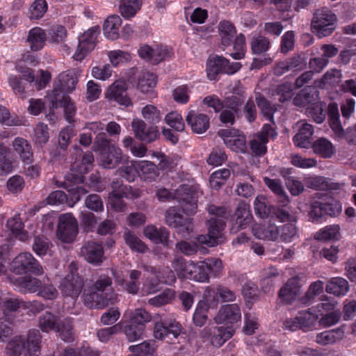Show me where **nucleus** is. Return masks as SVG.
Returning <instances> with one entry per match:
<instances>
[{
	"mask_svg": "<svg viewBox=\"0 0 356 356\" xmlns=\"http://www.w3.org/2000/svg\"><path fill=\"white\" fill-rule=\"evenodd\" d=\"M118 295L112 287V279L106 275H101L88 292L84 293V304L89 308L102 309L114 304Z\"/></svg>",
	"mask_w": 356,
	"mask_h": 356,
	"instance_id": "obj_1",
	"label": "nucleus"
},
{
	"mask_svg": "<svg viewBox=\"0 0 356 356\" xmlns=\"http://www.w3.org/2000/svg\"><path fill=\"white\" fill-rule=\"evenodd\" d=\"M207 211L209 214L214 215L216 217L211 218L207 221L208 233L199 235L197 237V241L200 244L213 247L225 241L224 229L226 225L225 218L227 210L225 207L210 204L207 207Z\"/></svg>",
	"mask_w": 356,
	"mask_h": 356,
	"instance_id": "obj_2",
	"label": "nucleus"
},
{
	"mask_svg": "<svg viewBox=\"0 0 356 356\" xmlns=\"http://www.w3.org/2000/svg\"><path fill=\"white\" fill-rule=\"evenodd\" d=\"M42 335L39 330H30L26 337L18 335L9 340L6 346L7 356H39Z\"/></svg>",
	"mask_w": 356,
	"mask_h": 356,
	"instance_id": "obj_3",
	"label": "nucleus"
},
{
	"mask_svg": "<svg viewBox=\"0 0 356 356\" xmlns=\"http://www.w3.org/2000/svg\"><path fill=\"white\" fill-rule=\"evenodd\" d=\"M337 17L327 8L317 9L313 17V29L318 38L330 36L337 28Z\"/></svg>",
	"mask_w": 356,
	"mask_h": 356,
	"instance_id": "obj_4",
	"label": "nucleus"
},
{
	"mask_svg": "<svg viewBox=\"0 0 356 356\" xmlns=\"http://www.w3.org/2000/svg\"><path fill=\"white\" fill-rule=\"evenodd\" d=\"M241 66L240 63H230L222 56H216L210 58L207 62V76L210 80H215L219 73L233 74L238 71Z\"/></svg>",
	"mask_w": 356,
	"mask_h": 356,
	"instance_id": "obj_5",
	"label": "nucleus"
},
{
	"mask_svg": "<svg viewBox=\"0 0 356 356\" xmlns=\"http://www.w3.org/2000/svg\"><path fill=\"white\" fill-rule=\"evenodd\" d=\"M203 296L209 307H216L219 300L222 302H234L237 297L236 291L223 284L207 286Z\"/></svg>",
	"mask_w": 356,
	"mask_h": 356,
	"instance_id": "obj_6",
	"label": "nucleus"
},
{
	"mask_svg": "<svg viewBox=\"0 0 356 356\" xmlns=\"http://www.w3.org/2000/svg\"><path fill=\"white\" fill-rule=\"evenodd\" d=\"M138 316H140L143 321H150L152 319L151 314L146 310L141 308L135 309L129 322L124 328V332L129 341L131 342L141 339L146 328V326L143 323H138L136 322Z\"/></svg>",
	"mask_w": 356,
	"mask_h": 356,
	"instance_id": "obj_7",
	"label": "nucleus"
},
{
	"mask_svg": "<svg viewBox=\"0 0 356 356\" xmlns=\"http://www.w3.org/2000/svg\"><path fill=\"white\" fill-rule=\"evenodd\" d=\"M12 268L17 274L28 272L40 275L44 273L42 266L39 261L29 252H22L17 255L12 262Z\"/></svg>",
	"mask_w": 356,
	"mask_h": 356,
	"instance_id": "obj_8",
	"label": "nucleus"
},
{
	"mask_svg": "<svg viewBox=\"0 0 356 356\" xmlns=\"http://www.w3.org/2000/svg\"><path fill=\"white\" fill-rule=\"evenodd\" d=\"M78 234V223L71 213L62 214L58 219L57 236L64 243L74 241Z\"/></svg>",
	"mask_w": 356,
	"mask_h": 356,
	"instance_id": "obj_9",
	"label": "nucleus"
},
{
	"mask_svg": "<svg viewBox=\"0 0 356 356\" xmlns=\"http://www.w3.org/2000/svg\"><path fill=\"white\" fill-rule=\"evenodd\" d=\"M99 31V26H94L79 37V45L73 56L76 60H82L89 52L95 49Z\"/></svg>",
	"mask_w": 356,
	"mask_h": 356,
	"instance_id": "obj_10",
	"label": "nucleus"
},
{
	"mask_svg": "<svg viewBox=\"0 0 356 356\" xmlns=\"http://www.w3.org/2000/svg\"><path fill=\"white\" fill-rule=\"evenodd\" d=\"M165 218L166 224L176 228L177 232L184 237L193 230L192 219L184 217L175 207H170L166 211Z\"/></svg>",
	"mask_w": 356,
	"mask_h": 356,
	"instance_id": "obj_11",
	"label": "nucleus"
},
{
	"mask_svg": "<svg viewBox=\"0 0 356 356\" xmlns=\"http://www.w3.org/2000/svg\"><path fill=\"white\" fill-rule=\"evenodd\" d=\"M177 198L186 215H193L197 209V193L186 185L177 190Z\"/></svg>",
	"mask_w": 356,
	"mask_h": 356,
	"instance_id": "obj_12",
	"label": "nucleus"
},
{
	"mask_svg": "<svg viewBox=\"0 0 356 356\" xmlns=\"http://www.w3.org/2000/svg\"><path fill=\"white\" fill-rule=\"evenodd\" d=\"M307 65L305 53L294 54L285 60L280 61L274 67L273 72L276 76H282L289 71H300Z\"/></svg>",
	"mask_w": 356,
	"mask_h": 356,
	"instance_id": "obj_13",
	"label": "nucleus"
},
{
	"mask_svg": "<svg viewBox=\"0 0 356 356\" xmlns=\"http://www.w3.org/2000/svg\"><path fill=\"white\" fill-rule=\"evenodd\" d=\"M82 182H83V176L75 174H68L66 176V181L63 183L58 184V181L56 182L58 187H63L70 193L72 200L73 201L72 204H70V202L68 203L71 207H72L74 203L79 201L82 195L88 193V191L82 186H76V184Z\"/></svg>",
	"mask_w": 356,
	"mask_h": 356,
	"instance_id": "obj_14",
	"label": "nucleus"
},
{
	"mask_svg": "<svg viewBox=\"0 0 356 356\" xmlns=\"http://www.w3.org/2000/svg\"><path fill=\"white\" fill-rule=\"evenodd\" d=\"M81 254L86 261L94 266H100L105 259L102 244L95 241L86 242L81 248Z\"/></svg>",
	"mask_w": 356,
	"mask_h": 356,
	"instance_id": "obj_15",
	"label": "nucleus"
},
{
	"mask_svg": "<svg viewBox=\"0 0 356 356\" xmlns=\"http://www.w3.org/2000/svg\"><path fill=\"white\" fill-rule=\"evenodd\" d=\"M302 285L298 276L289 279L278 292V298L280 302L285 305H291L300 294Z\"/></svg>",
	"mask_w": 356,
	"mask_h": 356,
	"instance_id": "obj_16",
	"label": "nucleus"
},
{
	"mask_svg": "<svg viewBox=\"0 0 356 356\" xmlns=\"http://www.w3.org/2000/svg\"><path fill=\"white\" fill-rule=\"evenodd\" d=\"M127 90V83L124 80L119 79L109 86L105 96L109 101H113L120 105L128 106L131 104V101L128 97Z\"/></svg>",
	"mask_w": 356,
	"mask_h": 356,
	"instance_id": "obj_17",
	"label": "nucleus"
},
{
	"mask_svg": "<svg viewBox=\"0 0 356 356\" xmlns=\"http://www.w3.org/2000/svg\"><path fill=\"white\" fill-rule=\"evenodd\" d=\"M226 146L236 152H244L246 149L245 136L239 134L238 130L221 129L218 131Z\"/></svg>",
	"mask_w": 356,
	"mask_h": 356,
	"instance_id": "obj_18",
	"label": "nucleus"
},
{
	"mask_svg": "<svg viewBox=\"0 0 356 356\" xmlns=\"http://www.w3.org/2000/svg\"><path fill=\"white\" fill-rule=\"evenodd\" d=\"M138 51L140 58L153 65L158 64L170 56L168 49L165 47L159 45L151 47L144 44L138 49Z\"/></svg>",
	"mask_w": 356,
	"mask_h": 356,
	"instance_id": "obj_19",
	"label": "nucleus"
},
{
	"mask_svg": "<svg viewBox=\"0 0 356 356\" xmlns=\"http://www.w3.org/2000/svg\"><path fill=\"white\" fill-rule=\"evenodd\" d=\"M77 82V78L72 72L60 73L54 82V88L49 98L55 97L56 95L59 93L67 95L74 90Z\"/></svg>",
	"mask_w": 356,
	"mask_h": 356,
	"instance_id": "obj_20",
	"label": "nucleus"
},
{
	"mask_svg": "<svg viewBox=\"0 0 356 356\" xmlns=\"http://www.w3.org/2000/svg\"><path fill=\"white\" fill-rule=\"evenodd\" d=\"M83 287V280L79 275H67L61 281L60 288L63 296L77 298Z\"/></svg>",
	"mask_w": 356,
	"mask_h": 356,
	"instance_id": "obj_21",
	"label": "nucleus"
},
{
	"mask_svg": "<svg viewBox=\"0 0 356 356\" xmlns=\"http://www.w3.org/2000/svg\"><path fill=\"white\" fill-rule=\"evenodd\" d=\"M234 334V330L232 327L223 326L213 327L211 328L206 327L202 332L203 337L211 336V342L216 347L222 346Z\"/></svg>",
	"mask_w": 356,
	"mask_h": 356,
	"instance_id": "obj_22",
	"label": "nucleus"
},
{
	"mask_svg": "<svg viewBox=\"0 0 356 356\" xmlns=\"http://www.w3.org/2000/svg\"><path fill=\"white\" fill-rule=\"evenodd\" d=\"M252 219V216L249 204L244 202H241L234 212L233 216L234 223L231 231L236 233L240 229L246 228L251 222Z\"/></svg>",
	"mask_w": 356,
	"mask_h": 356,
	"instance_id": "obj_23",
	"label": "nucleus"
},
{
	"mask_svg": "<svg viewBox=\"0 0 356 356\" xmlns=\"http://www.w3.org/2000/svg\"><path fill=\"white\" fill-rule=\"evenodd\" d=\"M132 128L136 137L146 143H150L155 140L159 135V132L156 127L150 126L147 127L145 122L142 120H134L132 122Z\"/></svg>",
	"mask_w": 356,
	"mask_h": 356,
	"instance_id": "obj_24",
	"label": "nucleus"
},
{
	"mask_svg": "<svg viewBox=\"0 0 356 356\" xmlns=\"http://www.w3.org/2000/svg\"><path fill=\"white\" fill-rule=\"evenodd\" d=\"M241 318V312L237 304H229L223 305L218 311L215 321L217 323L233 324L239 321Z\"/></svg>",
	"mask_w": 356,
	"mask_h": 356,
	"instance_id": "obj_25",
	"label": "nucleus"
},
{
	"mask_svg": "<svg viewBox=\"0 0 356 356\" xmlns=\"http://www.w3.org/2000/svg\"><path fill=\"white\" fill-rule=\"evenodd\" d=\"M181 325L179 323L173 321L165 323L163 321L155 323L154 327V336L157 339L163 340L170 334L177 338L181 333Z\"/></svg>",
	"mask_w": 356,
	"mask_h": 356,
	"instance_id": "obj_26",
	"label": "nucleus"
},
{
	"mask_svg": "<svg viewBox=\"0 0 356 356\" xmlns=\"http://www.w3.org/2000/svg\"><path fill=\"white\" fill-rule=\"evenodd\" d=\"M52 108L63 107L64 108L65 119L71 122L74 121V117L76 114V107L72 102L71 98L66 94H56L55 97L49 98Z\"/></svg>",
	"mask_w": 356,
	"mask_h": 356,
	"instance_id": "obj_27",
	"label": "nucleus"
},
{
	"mask_svg": "<svg viewBox=\"0 0 356 356\" xmlns=\"http://www.w3.org/2000/svg\"><path fill=\"white\" fill-rule=\"evenodd\" d=\"M186 121L193 131L197 134H202L209 127V118L206 114L198 113L195 111L188 112Z\"/></svg>",
	"mask_w": 356,
	"mask_h": 356,
	"instance_id": "obj_28",
	"label": "nucleus"
},
{
	"mask_svg": "<svg viewBox=\"0 0 356 356\" xmlns=\"http://www.w3.org/2000/svg\"><path fill=\"white\" fill-rule=\"evenodd\" d=\"M123 157L121 149L115 145L100 154V161L104 168L113 169L122 161Z\"/></svg>",
	"mask_w": 356,
	"mask_h": 356,
	"instance_id": "obj_29",
	"label": "nucleus"
},
{
	"mask_svg": "<svg viewBox=\"0 0 356 356\" xmlns=\"http://www.w3.org/2000/svg\"><path fill=\"white\" fill-rule=\"evenodd\" d=\"M144 235L155 243L169 245V231L165 227L156 228L154 225L146 226L143 229Z\"/></svg>",
	"mask_w": 356,
	"mask_h": 356,
	"instance_id": "obj_30",
	"label": "nucleus"
},
{
	"mask_svg": "<svg viewBox=\"0 0 356 356\" xmlns=\"http://www.w3.org/2000/svg\"><path fill=\"white\" fill-rule=\"evenodd\" d=\"M47 40V33L42 28L36 26L29 31L26 41L31 51L41 50L44 47Z\"/></svg>",
	"mask_w": 356,
	"mask_h": 356,
	"instance_id": "obj_31",
	"label": "nucleus"
},
{
	"mask_svg": "<svg viewBox=\"0 0 356 356\" xmlns=\"http://www.w3.org/2000/svg\"><path fill=\"white\" fill-rule=\"evenodd\" d=\"M218 30L220 37L221 45L224 47H229L236 36V29L234 24L228 20H222L219 22Z\"/></svg>",
	"mask_w": 356,
	"mask_h": 356,
	"instance_id": "obj_32",
	"label": "nucleus"
},
{
	"mask_svg": "<svg viewBox=\"0 0 356 356\" xmlns=\"http://www.w3.org/2000/svg\"><path fill=\"white\" fill-rule=\"evenodd\" d=\"M349 289L348 282L341 277L331 278L325 286V291L327 293L338 298L345 296Z\"/></svg>",
	"mask_w": 356,
	"mask_h": 356,
	"instance_id": "obj_33",
	"label": "nucleus"
},
{
	"mask_svg": "<svg viewBox=\"0 0 356 356\" xmlns=\"http://www.w3.org/2000/svg\"><path fill=\"white\" fill-rule=\"evenodd\" d=\"M341 211V206L337 203L323 204L316 201L313 202V218H319L324 215L336 216Z\"/></svg>",
	"mask_w": 356,
	"mask_h": 356,
	"instance_id": "obj_34",
	"label": "nucleus"
},
{
	"mask_svg": "<svg viewBox=\"0 0 356 356\" xmlns=\"http://www.w3.org/2000/svg\"><path fill=\"white\" fill-rule=\"evenodd\" d=\"M122 24L120 16L113 15L107 17L103 26L104 34L109 40H116L119 38V29Z\"/></svg>",
	"mask_w": 356,
	"mask_h": 356,
	"instance_id": "obj_35",
	"label": "nucleus"
},
{
	"mask_svg": "<svg viewBox=\"0 0 356 356\" xmlns=\"http://www.w3.org/2000/svg\"><path fill=\"white\" fill-rule=\"evenodd\" d=\"M253 233L259 239L275 241L280 236V229L274 224H264L254 227Z\"/></svg>",
	"mask_w": 356,
	"mask_h": 356,
	"instance_id": "obj_36",
	"label": "nucleus"
},
{
	"mask_svg": "<svg viewBox=\"0 0 356 356\" xmlns=\"http://www.w3.org/2000/svg\"><path fill=\"white\" fill-rule=\"evenodd\" d=\"M293 142L297 147L309 148L312 146V125L302 123L293 137Z\"/></svg>",
	"mask_w": 356,
	"mask_h": 356,
	"instance_id": "obj_37",
	"label": "nucleus"
},
{
	"mask_svg": "<svg viewBox=\"0 0 356 356\" xmlns=\"http://www.w3.org/2000/svg\"><path fill=\"white\" fill-rule=\"evenodd\" d=\"M41 280L31 276L19 277L15 279V284L19 288L23 293H35L38 291Z\"/></svg>",
	"mask_w": 356,
	"mask_h": 356,
	"instance_id": "obj_38",
	"label": "nucleus"
},
{
	"mask_svg": "<svg viewBox=\"0 0 356 356\" xmlns=\"http://www.w3.org/2000/svg\"><path fill=\"white\" fill-rule=\"evenodd\" d=\"M143 0H122L119 5V11L125 19H130L140 10Z\"/></svg>",
	"mask_w": 356,
	"mask_h": 356,
	"instance_id": "obj_39",
	"label": "nucleus"
},
{
	"mask_svg": "<svg viewBox=\"0 0 356 356\" xmlns=\"http://www.w3.org/2000/svg\"><path fill=\"white\" fill-rule=\"evenodd\" d=\"M318 300L319 302L315 306V314H313V318L316 319H318L320 315L334 310L338 305L337 301L325 294L321 295Z\"/></svg>",
	"mask_w": 356,
	"mask_h": 356,
	"instance_id": "obj_40",
	"label": "nucleus"
},
{
	"mask_svg": "<svg viewBox=\"0 0 356 356\" xmlns=\"http://www.w3.org/2000/svg\"><path fill=\"white\" fill-rule=\"evenodd\" d=\"M13 148L24 162H31L33 152L31 145L22 138H16L13 141Z\"/></svg>",
	"mask_w": 356,
	"mask_h": 356,
	"instance_id": "obj_41",
	"label": "nucleus"
},
{
	"mask_svg": "<svg viewBox=\"0 0 356 356\" xmlns=\"http://www.w3.org/2000/svg\"><path fill=\"white\" fill-rule=\"evenodd\" d=\"M256 102L266 120L270 121L273 125H275L273 115L275 112L277 111L276 106L272 104L260 93L256 95Z\"/></svg>",
	"mask_w": 356,
	"mask_h": 356,
	"instance_id": "obj_42",
	"label": "nucleus"
},
{
	"mask_svg": "<svg viewBox=\"0 0 356 356\" xmlns=\"http://www.w3.org/2000/svg\"><path fill=\"white\" fill-rule=\"evenodd\" d=\"M60 319L51 312H46L42 314L38 320V325L42 332H49L51 330L56 331Z\"/></svg>",
	"mask_w": 356,
	"mask_h": 356,
	"instance_id": "obj_43",
	"label": "nucleus"
},
{
	"mask_svg": "<svg viewBox=\"0 0 356 356\" xmlns=\"http://www.w3.org/2000/svg\"><path fill=\"white\" fill-rule=\"evenodd\" d=\"M343 337V332L340 329L324 331L317 334L316 342L325 346L335 343Z\"/></svg>",
	"mask_w": 356,
	"mask_h": 356,
	"instance_id": "obj_44",
	"label": "nucleus"
},
{
	"mask_svg": "<svg viewBox=\"0 0 356 356\" xmlns=\"http://www.w3.org/2000/svg\"><path fill=\"white\" fill-rule=\"evenodd\" d=\"M156 84V76L150 72H143L138 77V88L143 93L151 91Z\"/></svg>",
	"mask_w": 356,
	"mask_h": 356,
	"instance_id": "obj_45",
	"label": "nucleus"
},
{
	"mask_svg": "<svg viewBox=\"0 0 356 356\" xmlns=\"http://www.w3.org/2000/svg\"><path fill=\"white\" fill-rule=\"evenodd\" d=\"M129 350L136 356H156V345L153 341H145L141 343L131 346Z\"/></svg>",
	"mask_w": 356,
	"mask_h": 356,
	"instance_id": "obj_46",
	"label": "nucleus"
},
{
	"mask_svg": "<svg viewBox=\"0 0 356 356\" xmlns=\"http://www.w3.org/2000/svg\"><path fill=\"white\" fill-rule=\"evenodd\" d=\"M55 332H58L60 339L65 342H71L74 339L72 321L70 318L60 321Z\"/></svg>",
	"mask_w": 356,
	"mask_h": 356,
	"instance_id": "obj_47",
	"label": "nucleus"
},
{
	"mask_svg": "<svg viewBox=\"0 0 356 356\" xmlns=\"http://www.w3.org/2000/svg\"><path fill=\"white\" fill-rule=\"evenodd\" d=\"M192 265V261H187L182 257L175 259L172 263L174 270L176 272L178 277L181 279H189L190 269H191L190 267Z\"/></svg>",
	"mask_w": 356,
	"mask_h": 356,
	"instance_id": "obj_48",
	"label": "nucleus"
},
{
	"mask_svg": "<svg viewBox=\"0 0 356 356\" xmlns=\"http://www.w3.org/2000/svg\"><path fill=\"white\" fill-rule=\"evenodd\" d=\"M313 149L315 153L323 158H330L334 154L332 144L323 138L318 139L313 143Z\"/></svg>",
	"mask_w": 356,
	"mask_h": 356,
	"instance_id": "obj_49",
	"label": "nucleus"
},
{
	"mask_svg": "<svg viewBox=\"0 0 356 356\" xmlns=\"http://www.w3.org/2000/svg\"><path fill=\"white\" fill-rule=\"evenodd\" d=\"M38 295L46 300H54L58 296V291L48 278L42 279L38 288Z\"/></svg>",
	"mask_w": 356,
	"mask_h": 356,
	"instance_id": "obj_50",
	"label": "nucleus"
},
{
	"mask_svg": "<svg viewBox=\"0 0 356 356\" xmlns=\"http://www.w3.org/2000/svg\"><path fill=\"white\" fill-rule=\"evenodd\" d=\"M124 238L126 244L133 251L144 253L148 250V248L145 243H143L136 235L130 231L124 232Z\"/></svg>",
	"mask_w": 356,
	"mask_h": 356,
	"instance_id": "obj_51",
	"label": "nucleus"
},
{
	"mask_svg": "<svg viewBox=\"0 0 356 356\" xmlns=\"http://www.w3.org/2000/svg\"><path fill=\"white\" fill-rule=\"evenodd\" d=\"M339 226L337 225L327 226L316 233L315 238L322 241L337 240L339 236Z\"/></svg>",
	"mask_w": 356,
	"mask_h": 356,
	"instance_id": "obj_52",
	"label": "nucleus"
},
{
	"mask_svg": "<svg viewBox=\"0 0 356 356\" xmlns=\"http://www.w3.org/2000/svg\"><path fill=\"white\" fill-rule=\"evenodd\" d=\"M318 324L323 327H328L338 323L341 318V312L339 309H334L331 312L320 315Z\"/></svg>",
	"mask_w": 356,
	"mask_h": 356,
	"instance_id": "obj_53",
	"label": "nucleus"
},
{
	"mask_svg": "<svg viewBox=\"0 0 356 356\" xmlns=\"http://www.w3.org/2000/svg\"><path fill=\"white\" fill-rule=\"evenodd\" d=\"M139 170L138 174L146 181L154 180L158 175L156 165L150 161H142L139 164Z\"/></svg>",
	"mask_w": 356,
	"mask_h": 356,
	"instance_id": "obj_54",
	"label": "nucleus"
},
{
	"mask_svg": "<svg viewBox=\"0 0 356 356\" xmlns=\"http://www.w3.org/2000/svg\"><path fill=\"white\" fill-rule=\"evenodd\" d=\"M230 176V170L227 168H222L213 172L210 177L209 182L211 187L213 189H219Z\"/></svg>",
	"mask_w": 356,
	"mask_h": 356,
	"instance_id": "obj_55",
	"label": "nucleus"
},
{
	"mask_svg": "<svg viewBox=\"0 0 356 356\" xmlns=\"http://www.w3.org/2000/svg\"><path fill=\"white\" fill-rule=\"evenodd\" d=\"M202 264L206 273L208 275V280L209 275L218 277L222 269V264L220 259L209 258L202 261Z\"/></svg>",
	"mask_w": 356,
	"mask_h": 356,
	"instance_id": "obj_56",
	"label": "nucleus"
},
{
	"mask_svg": "<svg viewBox=\"0 0 356 356\" xmlns=\"http://www.w3.org/2000/svg\"><path fill=\"white\" fill-rule=\"evenodd\" d=\"M51 243L44 236H36L34 238L33 250L38 256H44L51 251Z\"/></svg>",
	"mask_w": 356,
	"mask_h": 356,
	"instance_id": "obj_57",
	"label": "nucleus"
},
{
	"mask_svg": "<svg viewBox=\"0 0 356 356\" xmlns=\"http://www.w3.org/2000/svg\"><path fill=\"white\" fill-rule=\"evenodd\" d=\"M234 50L235 52L229 54L230 56H232L235 60H241L244 58L245 53V38L243 34L240 33L236 35L234 40Z\"/></svg>",
	"mask_w": 356,
	"mask_h": 356,
	"instance_id": "obj_58",
	"label": "nucleus"
},
{
	"mask_svg": "<svg viewBox=\"0 0 356 356\" xmlns=\"http://www.w3.org/2000/svg\"><path fill=\"white\" fill-rule=\"evenodd\" d=\"M141 276V272L138 270H131L129 272V281H125L123 287L126 291L131 294H136L140 288L138 280Z\"/></svg>",
	"mask_w": 356,
	"mask_h": 356,
	"instance_id": "obj_59",
	"label": "nucleus"
},
{
	"mask_svg": "<svg viewBox=\"0 0 356 356\" xmlns=\"http://www.w3.org/2000/svg\"><path fill=\"white\" fill-rule=\"evenodd\" d=\"M7 227L11 230L16 236H19L20 239L24 240L27 237L26 232L24 230V225L20 218L15 216L7 221Z\"/></svg>",
	"mask_w": 356,
	"mask_h": 356,
	"instance_id": "obj_60",
	"label": "nucleus"
},
{
	"mask_svg": "<svg viewBox=\"0 0 356 356\" xmlns=\"http://www.w3.org/2000/svg\"><path fill=\"white\" fill-rule=\"evenodd\" d=\"M202 266V261H200L196 264L193 261V265L190 267L191 269H190L191 274L189 280L200 282H208L207 273H206L204 268Z\"/></svg>",
	"mask_w": 356,
	"mask_h": 356,
	"instance_id": "obj_61",
	"label": "nucleus"
},
{
	"mask_svg": "<svg viewBox=\"0 0 356 356\" xmlns=\"http://www.w3.org/2000/svg\"><path fill=\"white\" fill-rule=\"evenodd\" d=\"M341 76V71L337 69H332L328 70L321 79H317L314 81V86L318 88H325L335 82L336 78H339Z\"/></svg>",
	"mask_w": 356,
	"mask_h": 356,
	"instance_id": "obj_62",
	"label": "nucleus"
},
{
	"mask_svg": "<svg viewBox=\"0 0 356 356\" xmlns=\"http://www.w3.org/2000/svg\"><path fill=\"white\" fill-rule=\"evenodd\" d=\"M47 35V40L51 43H60L64 40L67 36L66 29L61 26L57 25L49 29Z\"/></svg>",
	"mask_w": 356,
	"mask_h": 356,
	"instance_id": "obj_63",
	"label": "nucleus"
},
{
	"mask_svg": "<svg viewBox=\"0 0 356 356\" xmlns=\"http://www.w3.org/2000/svg\"><path fill=\"white\" fill-rule=\"evenodd\" d=\"M47 10V3L45 0H35L30 7V18L39 19L43 17Z\"/></svg>",
	"mask_w": 356,
	"mask_h": 356,
	"instance_id": "obj_64",
	"label": "nucleus"
}]
</instances>
